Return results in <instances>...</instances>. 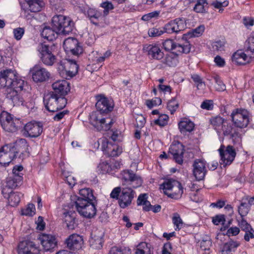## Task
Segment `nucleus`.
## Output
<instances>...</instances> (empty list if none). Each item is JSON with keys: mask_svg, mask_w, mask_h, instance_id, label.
Listing matches in <instances>:
<instances>
[{"mask_svg": "<svg viewBox=\"0 0 254 254\" xmlns=\"http://www.w3.org/2000/svg\"><path fill=\"white\" fill-rule=\"evenodd\" d=\"M24 85V80L18 76L15 70L6 69L0 72V88L13 106L22 104L23 99L20 93Z\"/></svg>", "mask_w": 254, "mask_h": 254, "instance_id": "1", "label": "nucleus"}, {"mask_svg": "<svg viewBox=\"0 0 254 254\" xmlns=\"http://www.w3.org/2000/svg\"><path fill=\"white\" fill-rule=\"evenodd\" d=\"M52 26L57 34L65 36L70 33L74 27V23L71 18L63 15L54 16L52 20Z\"/></svg>", "mask_w": 254, "mask_h": 254, "instance_id": "2", "label": "nucleus"}, {"mask_svg": "<svg viewBox=\"0 0 254 254\" xmlns=\"http://www.w3.org/2000/svg\"><path fill=\"white\" fill-rule=\"evenodd\" d=\"M160 189L169 197L175 199L180 198L183 193V188L181 184L173 179L166 180L160 185Z\"/></svg>", "mask_w": 254, "mask_h": 254, "instance_id": "3", "label": "nucleus"}, {"mask_svg": "<svg viewBox=\"0 0 254 254\" xmlns=\"http://www.w3.org/2000/svg\"><path fill=\"white\" fill-rule=\"evenodd\" d=\"M44 103L48 111L55 112L63 109L66 105L67 100L65 98L60 97L56 94L50 92L45 95Z\"/></svg>", "mask_w": 254, "mask_h": 254, "instance_id": "4", "label": "nucleus"}, {"mask_svg": "<svg viewBox=\"0 0 254 254\" xmlns=\"http://www.w3.org/2000/svg\"><path fill=\"white\" fill-rule=\"evenodd\" d=\"M75 204L77 211L81 216L91 218L96 215V208L93 201L76 199Z\"/></svg>", "mask_w": 254, "mask_h": 254, "instance_id": "5", "label": "nucleus"}, {"mask_svg": "<svg viewBox=\"0 0 254 254\" xmlns=\"http://www.w3.org/2000/svg\"><path fill=\"white\" fill-rule=\"evenodd\" d=\"M0 123L2 128L5 131L9 132L16 131L21 124L19 119L14 118L6 111H2L0 113Z\"/></svg>", "mask_w": 254, "mask_h": 254, "instance_id": "6", "label": "nucleus"}, {"mask_svg": "<svg viewBox=\"0 0 254 254\" xmlns=\"http://www.w3.org/2000/svg\"><path fill=\"white\" fill-rule=\"evenodd\" d=\"M231 117L235 127L243 128L248 126L250 120V114L245 109H236L232 111Z\"/></svg>", "mask_w": 254, "mask_h": 254, "instance_id": "7", "label": "nucleus"}, {"mask_svg": "<svg viewBox=\"0 0 254 254\" xmlns=\"http://www.w3.org/2000/svg\"><path fill=\"white\" fill-rule=\"evenodd\" d=\"M218 151L221 157L220 163L224 167L230 165L236 155L235 150L231 145L227 146L226 149L224 145H221Z\"/></svg>", "mask_w": 254, "mask_h": 254, "instance_id": "8", "label": "nucleus"}, {"mask_svg": "<svg viewBox=\"0 0 254 254\" xmlns=\"http://www.w3.org/2000/svg\"><path fill=\"white\" fill-rule=\"evenodd\" d=\"M17 151L14 147L8 145L0 148V165L1 166H7L16 157Z\"/></svg>", "mask_w": 254, "mask_h": 254, "instance_id": "9", "label": "nucleus"}, {"mask_svg": "<svg viewBox=\"0 0 254 254\" xmlns=\"http://www.w3.org/2000/svg\"><path fill=\"white\" fill-rule=\"evenodd\" d=\"M102 113L92 112L90 115V121L94 126L98 127L100 129L108 130L110 129L113 124V120L109 118H101L99 117Z\"/></svg>", "mask_w": 254, "mask_h": 254, "instance_id": "10", "label": "nucleus"}, {"mask_svg": "<svg viewBox=\"0 0 254 254\" xmlns=\"http://www.w3.org/2000/svg\"><path fill=\"white\" fill-rule=\"evenodd\" d=\"M187 28L186 19L185 18H178L170 21L165 24L163 29L166 33L171 34L173 33H177L183 31Z\"/></svg>", "mask_w": 254, "mask_h": 254, "instance_id": "11", "label": "nucleus"}, {"mask_svg": "<svg viewBox=\"0 0 254 254\" xmlns=\"http://www.w3.org/2000/svg\"><path fill=\"white\" fill-rule=\"evenodd\" d=\"M43 124L41 122L31 121L27 123L24 127V134L26 136L35 138L43 132Z\"/></svg>", "mask_w": 254, "mask_h": 254, "instance_id": "12", "label": "nucleus"}, {"mask_svg": "<svg viewBox=\"0 0 254 254\" xmlns=\"http://www.w3.org/2000/svg\"><path fill=\"white\" fill-rule=\"evenodd\" d=\"M63 47L67 53L78 56L83 52L82 48L79 45L78 40L74 38L69 37L64 40Z\"/></svg>", "mask_w": 254, "mask_h": 254, "instance_id": "13", "label": "nucleus"}, {"mask_svg": "<svg viewBox=\"0 0 254 254\" xmlns=\"http://www.w3.org/2000/svg\"><path fill=\"white\" fill-rule=\"evenodd\" d=\"M135 192L130 188H123L119 198L118 203L122 208H125L131 204Z\"/></svg>", "mask_w": 254, "mask_h": 254, "instance_id": "14", "label": "nucleus"}, {"mask_svg": "<svg viewBox=\"0 0 254 254\" xmlns=\"http://www.w3.org/2000/svg\"><path fill=\"white\" fill-rule=\"evenodd\" d=\"M96 107L101 113H107L113 109L114 104L112 100L108 99L102 95L96 96Z\"/></svg>", "mask_w": 254, "mask_h": 254, "instance_id": "15", "label": "nucleus"}, {"mask_svg": "<svg viewBox=\"0 0 254 254\" xmlns=\"http://www.w3.org/2000/svg\"><path fill=\"white\" fill-rule=\"evenodd\" d=\"M52 87L53 91L51 92L62 98H65L70 90L69 83L65 80H57L52 84Z\"/></svg>", "mask_w": 254, "mask_h": 254, "instance_id": "16", "label": "nucleus"}, {"mask_svg": "<svg viewBox=\"0 0 254 254\" xmlns=\"http://www.w3.org/2000/svg\"><path fill=\"white\" fill-rule=\"evenodd\" d=\"M40 250L31 241H23L18 246V254H40Z\"/></svg>", "mask_w": 254, "mask_h": 254, "instance_id": "17", "label": "nucleus"}, {"mask_svg": "<svg viewBox=\"0 0 254 254\" xmlns=\"http://www.w3.org/2000/svg\"><path fill=\"white\" fill-rule=\"evenodd\" d=\"M206 173L205 162L202 159H196L193 164V174L197 181L202 180Z\"/></svg>", "mask_w": 254, "mask_h": 254, "instance_id": "18", "label": "nucleus"}, {"mask_svg": "<svg viewBox=\"0 0 254 254\" xmlns=\"http://www.w3.org/2000/svg\"><path fill=\"white\" fill-rule=\"evenodd\" d=\"M39 239L46 251H51L57 246V241L54 235L42 234L39 236Z\"/></svg>", "mask_w": 254, "mask_h": 254, "instance_id": "19", "label": "nucleus"}, {"mask_svg": "<svg viewBox=\"0 0 254 254\" xmlns=\"http://www.w3.org/2000/svg\"><path fill=\"white\" fill-rule=\"evenodd\" d=\"M30 72L33 80L36 82H42L47 80L50 77V73L44 68L34 66L31 69Z\"/></svg>", "mask_w": 254, "mask_h": 254, "instance_id": "20", "label": "nucleus"}, {"mask_svg": "<svg viewBox=\"0 0 254 254\" xmlns=\"http://www.w3.org/2000/svg\"><path fill=\"white\" fill-rule=\"evenodd\" d=\"M122 177L125 181L129 182L134 188H136L142 185L141 178L135 175L132 171L125 170L122 173Z\"/></svg>", "mask_w": 254, "mask_h": 254, "instance_id": "21", "label": "nucleus"}, {"mask_svg": "<svg viewBox=\"0 0 254 254\" xmlns=\"http://www.w3.org/2000/svg\"><path fill=\"white\" fill-rule=\"evenodd\" d=\"M143 51L147 53L149 57L153 59L159 60L163 58V53L160 47L156 44H146L143 48Z\"/></svg>", "mask_w": 254, "mask_h": 254, "instance_id": "22", "label": "nucleus"}, {"mask_svg": "<svg viewBox=\"0 0 254 254\" xmlns=\"http://www.w3.org/2000/svg\"><path fill=\"white\" fill-rule=\"evenodd\" d=\"M78 64H69L68 68L64 64H60L58 70L60 75L64 78H69L75 76L77 73Z\"/></svg>", "mask_w": 254, "mask_h": 254, "instance_id": "23", "label": "nucleus"}, {"mask_svg": "<svg viewBox=\"0 0 254 254\" xmlns=\"http://www.w3.org/2000/svg\"><path fill=\"white\" fill-rule=\"evenodd\" d=\"M184 151V146L180 143L172 144L169 148V153L173 155L174 159L179 164H181L183 162Z\"/></svg>", "mask_w": 254, "mask_h": 254, "instance_id": "24", "label": "nucleus"}, {"mask_svg": "<svg viewBox=\"0 0 254 254\" xmlns=\"http://www.w3.org/2000/svg\"><path fill=\"white\" fill-rule=\"evenodd\" d=\"M69 249L72 250H77L81 248L83 240L81 236L74 234L70 235L66 241Z\"/></svg>", "mask_w": 254, "mask_h": 254, "instance_id": "25", "label": "nucleus"}, {"mask_svg": "<svg viewBox=\"0 0 254 254\" xmlns=\"http://www.w3.org/2000/svg\"><path fill=\"white\" fill-rule=\"evenodd\" d=\"M41 60L43 64H54L56 57L49 50V48L46 45H42L39 49Z\"/></svg>", "mask_w": 254, "mask_h": 254, "instance_id": "26", "label": "nucleus"}, {"mask_svg": "<svg viewBox=\"0 0 254 254\" xmlns=\"http://www.w3.org/2000/svg\"><path fill=\"white\" fill-rule=\"evenodd\" d=\"M225 136H229L233 140H235L241 137V134L237 129L234 128L233 125L229 123L227 121L224 123L222 128L221 129V133Z\"/></svg>", "mask_w": 254, "mask_h": 254, "instance_id": "27", "label": "nucleus"}, {"mask_svg": "<svg viewBox=\"0 0 254 254\" xmlns=\"http://www.w3.org/2000/svg\"><path fill=\"white\" fill-rule=\"evenodd\" d=\"M2 193L4 197H7L9 205L14 207L17 206L20 201L21 197L23 195L21 193L17 192H10L6 195L4 193V190H2Z\"/></svg>", "mask_w": 254, "mask_h": 254, "instance_id": "28", "label": "nucleus"}, {"mask_svg": "<svg viewBox=\"0 0 254 254\" xmlns=\"http://www.w3.org/2000/svg\"><path fill=\"white\" fill-rule=\"evenodd\" d=\"M240 245L239 242L233 240L225 243L221 249V254H232V252H234Z\"/></svg>", "mask_w": 254, "mask_h": 254, "instance_id": "29", "label": "nucleus"}, {"mask_svg": "<svg viewBox=\"0 0 254 254\" xmlns=\"http://www.w3.org/2000/svg\"><path fill=\"white\" fill-rule=\"evenodd\" d=\"M179 128L182 133L190 132L193 130L194 124L190 119H183L178 124Z\"/></svg>", "mask_w": 254, "mask_h": 254, "instance_id": "30", "label": "nucleus"}, {"mask_svg": "<svg viewBox=\"0 0 254 254\" xmlns=\"http://www.w3.org/2000/svg\"><path fill=\"white\" fill-rule=\"evenodd\" d=\"M232 62L236 63V64H243V62L251 60L250 59V56H247L244 52L242 50H238L235 52L231 57Z\"/></svg>", "mask_w": 254, "mask_h": 254, "instance_id": "31", "label": "nucleus"}, {"mask_svg": "<svg viewBox=\"0 0 254 254\" xmlns=\"http://www.w3.org/2000/svg\"><path fill=\"white\" fill-rule=\"evenodd\" d=\"M226 121V120L220 116H216L212 117L210 119V123L217 132L221 133V129L222 128L223 126Z\"/></svg>", "mask_w": 254, "mask_h": 254, "instance_id": "32", "label": "nucleus"}, {"mask_svg": "<svg viewBox=\"0 0 254 254\" xmlns=\"http://www.w3.org/2000/svg\"><path fill=\"white\" fill-rule=\"evenodd\" d=\"M29 10L32 12H37L41 10L44 6L45 3L43 0H26Z\"/></svg>", "mask_w": 254, "mask_h": 254, "instance_id": "33", "label": "nucleus"}, {"mask_svg": "<svg viewBox=\"0 0 254 254\" xmlns=\"http://www.w3.org/2000/svg\"><path fill=\"white\" fill-rule=\"evenodd\" d=\"M41 34L43 38L49 41L55 39L57 35H59V34H57L56 31L55 30L53 26L52 28L49 26H45Z\"/></svg>", "mask_w": 254, "mask_h": 254, "instance_id": "34", "label": "nucleus"}, {"mask_svg": "<svg viewBox=\"0 0 254 254\" xmlns=\"http://www.w3.org/2000/svg\"><path fill=\"white\" fill-rule=\"evenodd\" d=\"M137 205H143V210L145 211L151 210L152 205L147 200V195L146 193L140 194L137 199Z\"/></svg>", "mask_w": 254, "mask_h": 254, "instance_id": "35", "label": "nucleus"}, {"mask_svg": "<svg viewBox=\"0 0 254 254\" xmlns=\"http://www.w3.org/2000/svg\"><path fill=\"white\" fill-rule=\"evenodd\" d=\"M87 15L91 22L95 25H98L99 19L102 17L101 12L91 8L88 9Z\"/></svg>", "mask_w": 254, "mask_h": 254, "instance_id": "36", "label": "nucleus"}, {"mask_svg": "<svg viewBox=\"0 0 254 254\" xmlns=\"http://www.w3.org/2000/svg\"><path fill=\"white\" fill-rule=\"evenodd\" d=\"M208 8V3L207 0H196L193 10L197 13H206Z\"/></svg>", "mask_w": 254, "mask_h": 254, "instance_id": "37", "label": "nucleus"}, {"mask_svg": "<svg viewBox=\"0 0 254 254\" xmlns=\"http://www.w3.org/2000/svg\"><path fill=\"white\" fill-rule=\"evenodd\" d=\"M80 196L77 199H84L87 201H93L95 197L93 194L92 190L89 188H84L80 190Z\"/></svg>", "mask_w": 254, "mask_h": 254, "instance_id": "38", "label": "nucleus"}, {"mask_svg": "<svg viewBox=\"0 0 254 254\" xmlns=\"http://www.w3.org/2000/svg\"><path fill=\"white\" fill-rule=\"evenodd\" d=\"M74 213L71 212H66L64 214V221L66 225V227L69 229H73L74 228V224L75 223Z\"/></svg>", "mask_w": 254, "mask_h": 254, "instance_id": "39", "label": "nucleus"}, {"mask_svg": "<svg viewBox=\"0 0 254 254\" xmlns=\"http://www.w3.org/2000/svg\"><path fill=\"white\" fill-rule=\"evenodd\" d=\"M149 245L145 242L140 243L136 247L135 254H151Z\"/></svg>", "mask_w": 254, "mask_h": 254, "instance_id": "40", "label": "nucleus"}, {"mask_svg": "<svg viewBox=\"0 0 254 254\" xmlns=\"http://www.w3.org/2000/svg\"><path fill=\"white\" fill-rule=\"evenodd\" d=\"M191 78L195 83V85L198 90H203L205 88V83L202 78L197 74L191 75Z\"/></svg>", "mask_w": 254, "mask_h": 254, "instance_id": "41", "label": "nucleus"}, {"mask_svg": "<svg viewBox=\"0 0 254 254\" xmlns=\"http://www.w3.org/2000/svg\"><path fill=\"white\" fill-rule=\"evenodd\" d=\"M204 29V26L201 25L190 31L188 32L185 35L190 38L199 37L202 34Z\"/></svg>", "mask_w": 254, "mask_h": 254, "instance_id": "42", "label": "nucleus"}, {"mask_svg": "<svg viewBox=\"0 0 254 254\" xmlns=\"http://www.w3.org/2000/svg\"><path fill=\"white\" fill-rule=\"evenodd\" d=\"M89 242L90 246L93 249H100L102 247L103 241L101 236H94Z\"/></svg>", "mask_w": 254, "mask_h": 254, "instance_id": "43", "label": "nucleus"}, {"mask_svg": "<svg viewBox=\"0 0 254 254\" xmlns=\"http://www.w3.org/2000/svg\"><path fill=\"white\" fill-rule=\"evenodd\" d=\"M191 49L190 44L189 41H185L183 43L178 44L177 46V51L185 54L189 53Z\"/></svg>", "mask_w": 254, "mask_h": 254, "instance_id": "44", "label": "nucleus"}, {"mask_svg": "<svg viewBox=\"0 0 254 254\" xmlns=\"http://www.w3.org/2000/svg\"><path fill=\"white\" fill-rule=\"evenodd\" d=\"M250 52L252 55H250L249 62H254V36L250 37L248 39V46L247 48V52Z\"/></svg>", "mask_w": 254, "mask_h": 254, "instance_id": "45", "label": "nucleus"}, {"mask_svg": "<svg viewBox=\"0 0 254 254\" xmlns=\"http://www.w3.org/2000/svg\"><path fill=\"white\" fill-rule=\"evenodd\" d=\"M213 78L216 83L215 88L216 91L222 92L226 90L225 85L223 83L218 75H215L213 76Z\"/></svg>", "mask_w": 254, "mask_h": 254, "instance_id": "46", "label": "nucleus"}, {"mask_svg": "<svg viewBox=\"0 0 254 254\" xmlns=\"http://www.w3.org/2000/svg\"><path fill=\"white\" fill-rule=\"evenodd\" d=\"M250 206L246 202H242L240 206L238 207L239 213L242 217L247 215L250 209Z\"/></svg>", "mask_w": 254, "mask_h": 254, "instance_id": "47", "label": "nucleus"}, {"mask_svg": "<svg viewBox=\"0 0 254 254\" xmlns=\"http://www.w3.org/2000/svg\"><path fill=\"white\" fill-rule=\"evenodd\" d=\"M179 106L178 102L175 98H173L168 101L167 109L170 111L171 114H173L179 108Z\"/></svg>", "mask_w": 254, "mask_h": 254, "instance_id": "48", "label": "nucleus"}, {"mask_svg": "<svg viewBox=\"0 0 254 254\" xmlns=\"http://www.w3.org/2000/svg\"><path fill=\"white\" fill-rule=\"evenodd\" d=\"M16 146L18 148V151L23 153L27 151L28 145L26 139H21L17 142Z\"/></svg>", "mask_w": 254, "mask_h": 254, "instance_id": "49", "label": "nucleus"}, {"mask_svg": "<svg viewBox=\"0 0 254 254\" xmlns=\"http://www.w3.org/2000/svg\"><path fill=\"white\" fill-rule=\"evenodd\" d=\"M172 220L173 224L176 227V230H179L183 227V222L182 219L181 218L179 214H178V213L174 214V216L172 218Z\"/></svg>", "mask_w": 254, "mask_h": 254, "instance_id": "50", "label": "nucleus"}, {"mask_svg": "<svg viewBox=\"0 0 254 254\" xmlns=\"http://www.w3.org/2000/svg\"><path fill=\"white\" fill-rule=\"evenodd\" d=\"M169 117L166 114L160 115L158 119L154 121V124L161 127H164L168 124Z\"/></svg>", "mask_w": 254, "mask_h": 254, "instance_id": "51", "label": "nucleus"}, {"mask_svg": "<svg viewBox=\"0 0 254 254\" xmlns=\"http://www.w3.org/2000/svg\"><path fill=\"white\" fill-rule=\"evenodd\" d=\"M100 6L104 8L103 13L104 16H107L109 14V11L114 8L112 3L109 1L103 2L100 4Z\"/></svg>", "mask_w": 254, "mask_h": 254, "instance_id": "52", "label": "nucleus"}, {"mask_svg": "<svg viewBox=\"0 0 254 254\" xmlns=\"http://www.w3.org/2000/svg\"><path fill=\"white\" fill-rule=\"evenodd\" d=\"M109 254H130L129 250L118 247H112Z\"/></svg>", "mask_w": 254, "mask_h": 254, "instance_id": "53", "label": "nucleus"}, {"mask_svg": "<svg viewBox=\"0 0 254 254\" xmlns=\"http://www.w3.org/2000/svg\"><path fill=\"white\" fill-rule=\"evenodd\" d=\"M177 46L173 40L171 39L166 40L163 43V46L166 51H171L175 49H177Z\"/></svg>", "mask_w": 254, "mask_h": 254, "instance_id": "54", "label": "nucleus"}, {"mask_svg": "<svg viewBox=\"0 0 254 254\" xmlns=\"http://www.w3.org/2000/svg\"><path fill=\"white\" fill-rule=\"evenodd\" d=\"M110 164L107 162H102L98 166V168L103 174L109 173L112 174V171Z\"/></svg>", "mask_w": 254, "mask_h": 254, "instance_id": "55", "label": "nucleus"}, {"mask_svg": "<svg viewBox=\"0 0 254 254\" xmlns=\"http://www.w3.org/2000/svg\"><path fill=\"white\" fill-rule=\"evenodd\" d=\"M166 32L165 29H158L156 28H152L149 29L148 31V35L150 37H158L164 33Z\"/></svg>", "mask_w": 254, "mask_h": 254, "instance_id": "56", "label": "nucleus"}, {"mask_svg": "<svg viewBox=\"0 0 254 254\" xmlns=\"http://www.w3.org/2000/svg\"><path fill=\"white\" fill-rule=\"evenodd\" d=\"M108 152L110 153V155L112 157L118 156L122 152L121 148L119 147L117 145H114L112 146V148L107 147Z\"/></svg>", "mask_w": 254, "mask_h": 254, "instance_id": "57", "label": "nucleus"}, {"mask_svg": "<svg viewBox=\"0 0 254 254\" xmlns=\"http://www.w3.org/2000/svg\"><path fill=\"white\" fill-rule=\"evenodd\" d=\"M212 47L214 51H223L225 47V42L221 40L214 41L212 43Z\"/></svg>", "mask_w": 254, "mask_h": 254, "instance_id": "58", "label": "nucleus"}, {"mask_svg": "<svg viewBox=\"0 0 254 254\" xmlns=\"http://www.w3.org/2000/svg\"><path fill=\"white\" fill-rule=\"evenodd\" d=\"M239 226L242 231L248 232L249 230H253L251 225L248 223L243 217H242L241 220L239 222Z\"/></svg>", "mask_w": 254, "mask_h": 254, "instance_id": "59", "label": "nucleus"}, {"mask_svg": "<svg viewBox=\"0 0 254 254\" xmlns=\"http://www.w3.org/2000/svg\"><path fill=\"white\" fill-rule=\"evenodd\" d=\"M35 206L33 204H29L26 209L22 211V214L26 216H32L34 214Z\"/></svg>", "mask_w": 254, "mask_h": 254, "instance_id": "60", "label": "nucleus"}, {"mask_svg": "<svg viewBox=\"0 0 254 254\" xmlns=\"http://www.w3.org/2000/svg\"><path fill=\"white\" fill-rule=\"evenodd\" d=\"M212 222L216 225H218L220 224H224L225 222V216L224 215H216L213 218Z\"/></svg>", "mask_w": 254, "mask_h": 254, "instance_id": "61", "label": "nucleus"}, {"mask_svg": "<svg viewBox=\"0 0 254 254\" xmlns=\"http://www.w3.org/2000/svg\"><path fill=\"white\" fill-rule=\"evenodd\" d=\"M24 33V29L23 28H17L13 30V34L14 38L17 40H19L21 39Z\"/></svg>", "mask_w": 254, "mask_h": 254, "instance_id": "62", "label": "nucleus"}, {"mask_svg": "<svg viewBox=\"0 0 254 254\" xmlns=\"http://www.w3.org/2000/svg\"><path fill=\"white\" fill-rule=\"evenodd\" d=\"M56 112L55 115L53 118V120L55 121H60L68 113L67 110H64L61 112L57 111Z\"/></svg>", "mask_w": 254, "mask_h": 254, "instance_id": "63", "label": "nucleus"}, {"mask_svg": "<svg viewBox=\"0 0 254 254\" xmlns=\"http://www.w3.org/2000/svg\"><path fill=\"white\" fill-rule=\"evenodd\" d=\"M213 105L211 100H206L203 101L201 104V108L207 110H211Z\"/></svg>", "mask_w": 254, "mask_h": 254, "instance_id": "64", "label": "nucleus"}]
</instances>
